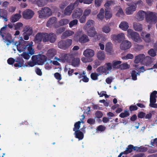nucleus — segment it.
I'll list each match as a JSON object with an SVG mask.
<instances>
[{
    "mask_svg": "<svg viewBox=\"0 0 157 157\" xmlns=\"http://www.w3.org/2000/svg\"><path fill=\"white\" fill-rule=\"evenodd\" d=\"M145 17L146 21L150 24H155L157 21V13L148 11L145 12L142 10L139 11L137 14V19L139 21L143 20Z\"/></svg>",
    "mask_w": 157,
    "mask_h": 157,
    "instance_id": "f257e3e1",
    "label": "nucleus"
},
{
    "mask_svg": "<svg viewBox=\"0 0 157 157\" xmlns=\"http://www.w3.org/2000/svg\"><path fill=\"white\" fill-rule=\"evenodd\" d=\"M19 40H22V41H16L15 42L14 45L17 47V50L21 52L25 51L26 48H28L29 53L31 55L34 53V49L33 48V43L32 41H25L23 40L22 38L20 36L19 37Z\"/></svg>",
    "mask_w": 157,
    "mask_h": 157,
    "instance_id": "f03ea898",
    "label": "nucleus"
},
{
    "mask_svg": "<svg viewBox=\"0 0 157 157\" xmlns=\"http://www.w3.org/2000/svg\"><path fill=\"white\" fill-rule=\"evenodd\" d=\"M77 53H73L71 52L70 53H61L59 56V58L55 57L54 59L58 61L63 63H70L71 60L75 56H76Z\"/></svg>",
    "mask_w": 157,
    "mask_h": 157,
    "instance_id": "7ed1b4c3",
    "label": "nucleus"
},
{
    "mask_svg": "<svg viewBox=\"0 0 157 157\" xmlns=\"http://www.w3.org/2000/svg\"><path fill=\"white\" fill-rule=\"evenodd\" d=\"M73 40L76 41H79L81 43H86L90 40L86 34H82V32L78 31L75 33L73 37Z\"/></svg>",
    "mask_w": 157,
    "mask_h": 157,
    "instance_id": "20e7f679",
    "label": "nucleus"
},
{
    "mask_svg": "<svg viewBox=\"0 0 157 157\" xmlns=\"http://www.w3.org/2000/svg\"><path fill=\"white\" fill-rule=\"evenodd\" d=\"M97 71L100 73V75L104 74L106 75L109 74L112 71V67L111 63H106L104 66H100L98 67Z\"/></svg>",
    "mask_w": 157,
    "mask_h": 157,
    "instance_id": "39448f33",
    "label": "nucleus"
},
{
    "mask_svg": "<svg viewBox=\"0 0 157 157\" xmlns=\"http://www.w3.org/2000/svg\"><path fill=\"white\" fill-rule=\"evenodd\" d=\"M7 26V25H6L5 26L1 28L0 31V34L3 38L4 42L8 46L12 43L13 40L11 35L10 34L7 33L5 35H4L3 34L5 33L6 28Z\"/></svg>",
    "mask_w": 157,
    "mask_h": 157,
    "instance_id": "423d86ee",
    "label": "nucleus"
},
{
    "mask_svg": "<svg viewBox=\"0 0 157 157\" xmlns=\"http://www.w3.org/2000/svg\"><path fill=\"white\" fill-rule=\"evenodd\" d=\"M72 43V40L68 39L65 40H62L59 41L58 43V47L64 50H66L71 45Z\"/></svg>",
    "mask_w": 157,
    "mask_h": 157,
    "instance_id": "0eeeda50",
    "label": "nucleus"
},
{
    "mask_svg": "<svg viewBox=\"0 0 157 157\" xmlns=\"http://www.w3.org/2000/svg\"><path fill=\"white\" fill-rule=\"evenodd\" d=\"M38 13L40 18L48 17L52 14L51 10L48 7L42 8L41 10L38 11Z\"/></svg>",
    "mask_w": 157,
    "mask_h": 157,
    "instance_id": "6e6552de",
    "label": "nucleus"
},
{
    "mask_svg": "<svg viewBox=\"0 0 157 157\" xmlns=\"http://www.w3.org/2000/svg\"><path fill=\"white\" fill-rule=\"evenodd\" d=\"M32 60H34L36 64L43 65L46 61L45 57L42 55L33 56L32 57Z\"/></svg>",
    "mask_w": 157,
    "mask_h": 157,
    "instance_id": "1a4fd4ad",
    "label": "nucleus"
},
{
    "mask_svg": "<svg viewBox=\"0 0 157 157\" xmlns=\"http://www.w3.org/2000/svg\"><path fill=\"white\" fill-rule=\"evenodd\" d=\"M132 149L134 150L138 151H143L146 150H144V148H142L141 147H134L133 145H130L128 146V147L126 149L124 152L126 154L130 153L132 151Z\"/></svg>",
    "mask_w": 157,
    "mask_h": 157,
    "instance_id": "9d476101",
    "label": "nucleus"
},
{
    "mask_svg": "<svg viewBox=\"0 0 157 157\" xmlns=\"http://www.w3.org/2000/svg\"><path fill=\"white\" fill-rule=\"evenodd\" d=\"M34 14L33 11L30 10L28 9L23 12L22 16L25 19H28L32 18Z\"/></svg>",
    "mask_w": 157,
    "mask_h": 157,
    "instance_id": "9b49d317",
    "label": "nucleus"
},
{
    "mask_svg": "<svg viewBox=\"0 0 157 157\" xmlns=\"http://www.w3.org/2000/svg\"><path fill=\"white\" fill-rule=\"evenodd\" d=\"M57 19L55 17H52L49 19L46 25L48 27H51L52 26H54L55 28L58 27V23L56 22Z\"/></svg>",
    "mask_w": 157,
    "mask_h": 157,
    "instance_id": "f8f14e48",
    "label": "nucleus"
},
{
    "mask_svg": "<svg viewBox=\"0 0 157 157\" xmlns=\"http://www.w3.org/2000/svg\"><path fill=\"white\" fill-rule=\"evenodd\" d=\"M131 43L127 40L123 41L120 46V48L122 50H126L129 48L131 46Z\"/></svg>",
    "mask_w": 157,
    "mask_h": 157,
    "instance_id": "ddd939ff",
    "label": "nucleus"
},
{
    "mask_svg": "<svg viewBox=\"0 0 157 157\" xmlns=\"http://www.w3.org/2000/svg\"><path fill=\"white\" fill-rule=\"evenodd\" d=\"M83 13L82 10L80 8H77L75 10L72 15L73 19L79 18L82 15Z\"/></svg>",
    "mask_w": 157,
    "mask_h": 157,
    "instance_id": "4468645a",
    "label": "nucleus"
},
{
    "mask_svg": "<svg viewBox=\"0 0 157 157\" xmlns=\"http://www.w3.org/2000/svg\"><path fill=\"white\" fill-rule=\"evenodd\" d=\"M83 54L86 57L90 58L94 56V52L91 49L87 48L84 51Z\"/></svg>",
    "mask_w": 157,
    "mask_h": 157,
    "instance_id": "2eb2a0df",
    "label": "nucleus"
},
{
    "mask_svg": "<svg viewBox=\"0 0 157 157\" xmlns=\"http://www.w3.org/2000/svg\"><path fill=\"white\" fill-rule=\"evenodd\" d=\"M149 59L151 60V58L149 56L145 57V56L144 54H140L135 57L134 62L136 63H138L140 61L143 59Z\"/></svg>",
    "mask_w": 157,
    "mask_h": 157,
    "instance_id": "dca6fc26",
    "label": "nucleus"
},
{
    "mask_svg": "<svg viewBox=\"0 0 157 157\" xmlns=\"http://www.w3.org/2000/svg\"><path fill=\"white\" fill-rule=\"evenodd\" d=\"M125 38V35L122 33L119 34L117 35H113L112 36V38L113 40L117 41L118 42H120L122 40L124 39Z\"/></svg>",
    "mask_w": 157,
    "mask_h": 157,
    "instance_id": "f3484780",
    "label": "nucleus"
},
{
    "mask_svg": "<svg viewBox=\"0 0 157 157\" xmlns=\"http://www.w3.org/2000/svg\"><path fill=\"white\" fill-rule=\"evenodd\" d=\"M129 6L128 7L126 8L125 9V13L127 15H131L132 14L133 12L136 10V6L135 5H129L128 4Z\"/></svg>",
    "mask_w": 157,
    "mask_h": 157,
    "instance_id": "a211bd4d",
    "label": "nucleus"
},
{
    "mask_svg": "<svg viewBox=\"0 0 157 157\" xmlns=\"http://www.w3.org/2000/svg\"><path fill=\"white\" fill-rule=\"evenodd\" d=\"M76 6L74 4H71L68 6L66 9L64 11V14L67 15H70L74 8Z\"/></svg>",
    "mask_w": 157,
    "mask_h": 157,
    "instance_id": "6ab92c4d",
    "label": "nucleus"
},
{
    "mask_svg": "<svg viewBox=\"0 0 157 157\" xmlns=\"http://www.w3.org/2000/svg\"><path fill=\"white\" fill-rule=\"evenodd\" d=\"M94 22L93 20H89L88 21L83 27V29L85 30H87L92 27H94Z\"/></svg>",
    "mask_w": 157,
    "mask_h": 157,
    "instance_id": "aec40b11",
    "label": "nucleus"
},
{
    "mask_svg": "<svg viewBox=\"0 0 157 157\" xmlns=\"http://www.w3.org/2000/svg\"><path fill=\"white\" fill-rule=\"evenodd\" d=\"M121 61L119 60L113 61L111 65L112 67V71L115 69H120Z\"/></svg>",
    "mask_w": 157,
    "mask_h": 157,
    "instance_id": "412c9836",
    "label": "nucleus"
},
{
    "mask_svg": "<svg viewBox=\"0 0 157 157\" xmlns=\"http://www.w3.org/2000/svg\"><path fill=\"white\" fill-rule=\"evenodd\" d=\"M114 10L117 11V12L116 13V15L118 17H121L123 16L124 13L122 8L119 6H117L114 7Z\"/></svg>",
    "mask_w": 157,
    "mask_h": 157,
    "instance_id": "4be33fe9",
    "label": "nucleus"
},
{
    "mask_svg": "<svg viewBox=\"0 0 157 157\" xmlns=\"http://www.w3.org/2000/svg\"><path fill=\"white\" fill-rule=\"evenodd\" d=\"M85 30L87 32L88 35L90 37H94L97 34V32L94 27H92L91 28Z\"/></svg>",
    "mask_w": 157,
    "mask_h": 157,
    "instance_id": "5701e85b",
    "label": "nucleus"
},
{
    "mask_svg": "<svg viewBox=\"0 0 157 157\" xmlns=\"http://www.w3.org/2000/svg\"><path fill=\"white\" fill-rule=\"evenodd\" d=\"M23 32L24 35L26 34L30 36L33 33V29L29 26H26L24 29Z\"/></svg>",
    "mask_w": 157,
    "mask_h": 157,
    "instance_id": "b1692460",
    "label": "nucleus"
},
{
    "mask_svg": "<svg viewBox=\"0 0 157 157\" xmlns=\"http://www.w3.org/2000/svg\"><path fill=\"white\" fill-rule=\"evenodd\" d=\"M119 26L120 29L123 31H126L129 27L128 24L125 21L121 22Z\"/></svg>",
    "mask_w": 157,
    "mask_h": 157,
    "instance_id": "393cba45",
    "label": "nucleus"
},
{
    "mask_svg": "<svg viewBox=\"0 0 157 157\" xmlns=\"http://www.w3.org/2000/svg\"><path fill=\"white\" fill-rule=\"evenodd\" d=\"M105 49L106 52L110 54L113 53V51L112 49V44L111 43L108 42L106 44Z\"/></svg>",
    "mask_w": 157,
    "mask_h": 157,
    "instance_id": "a878e982",
    "label": "nucleus"
},
{
    "mask_svg": "<svg viewBox=\"0 0 157 157\" xmlns=\"http://www.w3.org/2000/svg\"><path fill=\"white\" fill-rule=\"evenodd\" d=\"M141 35L146 42L148 43L151 41L150 34H146L145 32H142L141 33Z\"/></svg>",
    "mask_w": 157,
    "mask_h": 157,
    "instance_id": "bb28decb",
    "label": "nucleus"
},
{
    "mask_svg": "<svg viewBox=\"0 0 157 157\" xmlns=\"http://www.w3.org/2000/svg\"><path fill=\"white\" fill-rule=\"evenodd\" d=\"M56 51L52 48L49 50L46 54L47 56L49 58H52L56 54Z\"/></svg>",
    "mask_w": 157,
    "mask_h": 157,
    "instance_id": "cd10ccee",
    "label": "nucleus"
},
{
    "mask_svg": "<svg viewBox=\"0 0 157 157\" xmlns=\"http://www.w3.org/2000/svg\"><path fill=\"white\" fill-rule=\"evenodd\" d=\"M18 63H16L14 64V66L16 67H25V65H24V60L20 57H18L17 58L16 61Z\"/></svg>",
    "mask_w": 157,
    "mask_h": 157,
    "instance_id": "c85d7f7f",
    "label": "nucleus"
},
{
    "mask_svg": "<svg viewBox=\"0 0 157 157\" xmlns=\"http://www.w3.org/2000/svg\"><path fill=\"white\" fill-rule=\"evenodd\" d=\"M21 15L20 13H16L13 15L10 18V21L12 22H15L21 17Z\"/></svg>",
    "mask_w": 157,
    "mask_h": 157,
    "instance_id": "c756f323",
    "label": "nucleus"
},
{
    "mask_svg": "<svg viewBox=\"0 0 157 157\" xmlns=\"http://www.w3.org/2000/svg\"><path fill=\"white\" fill-rule=\"evenodd\" d=\"M74 34V32L71 30H68L64 32L61 36L62 38L64 39L71 36Z\"/></svg>",
    "mask_w": 157,
    "mask_h": 157,
    "instance_id": "7c9ffc66",
    "label": "nucleus"
},
{
    "mask_svg": "<svg viewBox=\"0 0 157 157\" xmlns=\"http://www.w3.org/2000/svg\"><path fill=\"white\" fill-rule=\"evenodd\" d=\"M97 57L99 60L103 61L105 59V55L103 52L100 51L97 53Z\"/></svg>",
    "mask_w": 157,
    "mask_h": 157,
    "instance_id": "2f4dec72",
    "label": "nucleus"
},
{
    "mask_svg": "<svg viewBox=\"0 0 157 157\" xmlns=\"http://www.w3.org/2000/svg\"><path fill=\"white\" fill-rule=\"evenodd\" d=\"M134 29L136 31H140L142 30V25L136 22H134L133 25Z\"/></svg>",
    "mask_w": 157,
    "mask_h": 157,
    "instance_id": "473e14b6",
    "label": "nucleus"
},
{
    "mask_svg": "<svg viewBox=\"0 0 157 157\" xmlns=\"http://www.w3.org/2000/svg\"><path fill=\"white\" fill-rule=\"evenodd\" d=\"M157 94V91H154L151 94L150 96V103L156 102V95Z\"/></svg>",
    "mask_w": 157,
    "mask_h": 157,
    "instance_id": "72a5a7b5",
    "label": "nucleus"
},
{
    "mask_svg": "<svg viewBox=\"0 0 157 157\" xmlns=\"http://www.w3.org/2000/svg\"><path fill=\"white\" fill-rule=\"evenodd\" d=\"M42 33H39L35 36L34 41L36 43H39L42 40Z\"/></svg>",
    "mask_w": 157,
    "mask_h": 157,
    "instance_id": "f704fd0d",
    "label": "nucleus"
},
{
    "mask_svg": "<svg viewBox=\"0 0 157 157\" xmlns=\"http://www.w3.org/2000/svg\"><path fill=\"white\" fill-rule=\"evenodd\" d=\"M80 60L78 58H76L72 59V61L70 63H71V65L75 67H78L80 64Z\"/></svg>",
    "mask_w": 157,
    "mask_h": 157,
    "instance_id": "c9c22d12",
    "label": "nucleus"
},
{
    "mask_svg": "<svg viewBox=\"0 0 157 157\" xmlns=\"http://www.w3.org/2000/svg\"><path fill=\"white\" fill-rule=\"evenodd\" d=\"M132 40L138 43L141 42L142 40L139 34L137 33H135V35L131 38Z\"/></svg>",
    "mask_w": 157,
    "mask_h": 157,
    "instance_id": "e433bc0d",
    "label": "nucleus"
},
{
    "mask_svg": "<svg viewBox=\"0 0 157 157\" xmlns=\"http://www.w3.org/2000/svg\"><path fill=\"white\" fill-rule=\"evenodd\" d=\"M47 2L45 0H35L34 3L37 4L39 6L42 7L44 6L46 4Z\"/></svg>",
    "mask_w": 157,
    "mask_h": 157,
    "instance_id": "4c0bfd02",
    "label": "nucleus"
},
{
    "mask_svg": "<svg viewBox=\"0 0 157 157\" xmlns=\"http://www.w3.org/2000/svg\"><path fill=\"white\" fill-rule=\"evenodd\" d=\"M104 10L103 9L101 8L99 13L97 15V18L99 20H102L104 17Z\"/></svg>",
    "mask_w": 157,
    "mask_h": 157,
    "instance_id": "58836bf2",
    "label": "nucleus"
},
{
    "mask_svg": "<svg viewBox=\"0 0 157 157\" xmlns=\"http://www.w3.org/2000/svg\"><path fill=\"white\" fill-rule=\"evenodd\" d=\"M101 30L103 33L107 34L110 32L111 28L108 25H105L102 27Z\"/></svg>",
    "mask_w": 157,
    "mask_h": 157,
    "instance_id": "ea45409f",
    "label": "nucleus"
},
{
    "mask_svg": "<svg viewBox=\"0 0 157 157\" xmlns=\"http://www.w3.org/2000/svg\"><path fill=\"white\" fill-rule=\"evenodd\" d=\"M74 134L75 135V137L78 138L79 140H81L83 138V134L81 131L75 132Z\"/></svg>",
    "mask_w": 157,
    "mask_h": 157,
    "instance_id": "a19ab883",
    "label": "nucleus"
},
{
    "mask_svg": "<svg viewBox=\"0 0 157 157\" xmlns=\"http://www.w3.org/2000/svg\"><path fill=\"white\" fill-rule=\"evenodd\" d=\"M49 35L46 33H42V40L44 42H46L49 41Z\"/></svg>",
    "mask_w": 157,
    "mask_h": 157,
    "instance_id": "79ce46f5",
    "label": "nucleus"
},
{
    "mask_svg": "<svg viewBox=\"0 0 157 157\" xmlns=\"http://www.w3.org/2000/svg\"><path fill=\"white\" fill-rule=\"evenodd\" d=\"M83 123V122L82 120H81V121H78L76 122L74 124V127L73 128V131L75 132L78 131L80 128V125L81 123Z\"/></svg>",
    "mask_w": 157,
    "mask_h": 157,
    "instance_id": "37998d69",
    "label": "nucleus"
},
{
    "mask_svg": "<svg viewBox=\"0 0 157 157\" xmlns=\"http://www.w3.org/2000/svg\"><path fill=\"white\" fill-rule=\"evenodd\" d=\"M114 4V2L110 0L107 1L105 4L104 6L105 8V10H109L110 9V6Z\"/></svg>",
    "mask_w": 157,
    "mask_h": 157,
    "instance_id": "c03bdc74",
    "label": "nucleus"
},
{
    "mask_svg": "<svg viewBox=\"0 0 157 157\" xmlns=\"http://www.w3.org/2000/svg\"><path fill=\"white\" fill-rule=\"evenodd\" d=\"M49 35V41L52 43H54L56 40V35L53 33H50Z\"/></svg>",
    "mask_w": 157,
    "mask_h": 157,
    "instance_id": "a18cd8bd",
    "label": "nucleus"
},
{
    "mask_svg": "<svg viewBox=\"0 0 157 157\" xmlns=\"http://www.w3.org/2000/svg\"><path fill=\"white\" fill-rule=\"evenodd\" d=\"M136 33V32H134L132 29H128L127 30V36L129 38H132L133 36L135 35V33Z\"/></svg>",
    "mask_w": 157,
    "mask_h": 157,
    "instance_id": "49530a36",
    "label": "nucleus"
},
{
    "mask_svg": "<svg viewBox=\"0 0 157 157\" xmlns=\"http://www.w3.org/2000/svg\"><path fill=\"white\" fill-rule=\"evenodd\" d=\"M105 18L106 19H109L112 16V14L110 10H107L106 9L105 10Z\"/></svg>",
    "mask_w": 157,
    "mask_h": 157,
    "instance_id": "de8ad7c7",
    "label": "nucleus"
},
{
    "mask_svg": "<svg viewBox=\"0 0 157 157\" xmlns=\"http://www.w3.org/2000/svg\"><path fill=\"white\" fill-rule=\"evenodd\" d=\"M69 21L67 19H63L61 20L59 22L58 24V26L67 24L69 22Z\"/></svg>",
    "mask_w": 157,
    "mask_h": 157,
    "instance_id": "09e8293b",
    "label": "nucleus"
},
{
    "mask_svg": "<svg viewBox=\"0 0 157 157\" xmlns=\"http://www.w3.org/2000/svg\"><path fill=\"white\" fill-rule=\"evenodd\" d=\"M27 53L26 52H24L21 55V56L24 58L25 59H29L31 55L28 52V50L27 49Z\"/></svg>",
    "mask_w": 157,
    "mask_h": 157,
    "instance_id": "8fccbe9b",
    "label": "nucleus"
},
{
    "mask_svg": "<svg viewBox=\"0 0 157 157\" xmlns=\"http://www.w3.org/2000/svg\"><path fill=\"white\" fill-rule=\"evenodd\" d=\"M88 58L86 57H82L81 58V60L84 63L90 62L93 61V59H92Z\"/></svg>",
    "mask_w": 157,
    "mask_h": 157,
    "instance_id": "3c124183",
    "label": "nucleus"
},
{
    "mask_svg": "<svg viewBox=\"0 0 157 157\" xmlns=\"http://www.w3.org/2000/svg\"><path fill=\"white\" fill-rule=\"evenodd\" d=\"M100 75V74H98L96 73H93L91 74L90 76L92 79L95 80L98 79V77Z\"/></svg>",
    "mask_w": 157,
    "mask_h": 157,
    "instance_id": "603ef678",
    "label": "nucleus"
},
{
    "mask_svg": "<svg viewBox=\"0 0 157 157\" xmlns=\"http://www.w3.org/2000/svg\"><path fill=\"white\" fill-rule=\"evenodd\" d=\"M129 65L127 63H124L121 64L120 69L124 70L128 69L129 67Z\"/></svg>",
    "mask_w": 157,
    "mask_h": 157,
    "instance_id": "864d4df0",
    "label": "nucleus"
},
{
    "mask_svg": "<svg viewBox=\"0 0 157 157\" xmlns=\"http://www.w3.org/2000/svg\"><path fill=\"white\" fill-rule=\"evenodd\" d=\"M134 57L133 55L131 54H129L126 55V56H123L122 57V59H123L127 60L128 59H132Z\"/></svg>",
    "mask_w": 157,
    "mask_h": 157,
    "instance_id": "5fc2aeb1",
    "label": "nucleus"
},
{
    "mask_svg": "<svg viewBox=\"0 0 157 157\" xmlns=\"http://www.w3.org/2000/svg\"><path fill=\"white\" fill-rule=\"evenodd\" d=\"M78 22V21L77 19L71 21L69 23V27L72 28V27L76 25Z\"/></svg>",
    "mask_w": 157,
    "mask_h": 157,
    "instance_id": "6e6d98bb",
    "label": "nucleus"
},
{
    "mask_svg": "<svg viewBox=\"0 0 157 157\" xmlns=\"http://www.w3.org/2000/svg\"><path fill=\"white\" fill-rule=\"evenodd\" d=\"M138 73L136 72L135 71H132L131 73L132 79L133 80H136L137 79L136 76L138 75H139Z\"/></svg>",
    "mask_w": 157,
    "mask_h": 157,
    "instance_id": "4d7b16f0",
    "label": "nucleus"
},
{
    "mask_svg": "<svg viewBox=\"0 0 157 157\" xmlns=\"http://www.w3.org/2000/svg\"><path fill=\"white\" fill-rule=\"evenodd\" d=\"M129 115L128 112L127 110H125L124 113H122L120 114L119 116L121 118H124L127 117Z\"/></svg>",
    "mask_w": 157,
    "mask_h": 157,
    "instance_id": "13d9d810",
    "label": "nucleus"
},
{
    "mask_svg": "<svg viewBox=\"0 0 157 157\" xmlns=\"http://www.w3.org/2000/svg\"><path fill=\"white\" fill-rule=\"evenodd\" d=\"M105 129V127L103 125H100L98 126L96 132L98 133L99 132H102L104 131Z\"/></svg>",
    "mask_w": 157,
    "mask_h": 157,
    "instance_id": "bf43d9fd",
    "label": "nucleus"
},
{
    "mask_svg": "<svg viewBox=\"0 0 157 157\" xmlns=\"http://www.w3.org/2000/svg\"><path fill=\"white\" fill-rule=\"evenodd\" d=\"M32 61H30L28 62V65H25V67H33L36 64L34 60H32Z\"/></svg>",
    "mask_w": 157,
    "mask_h": 157,
    "instance_id": "052dcab7",
    "label": "nucleus"
},
{
    "mask_svg": "<svg viewBox=\"0 0 157 157\" xmlns=\"http://www.w3.org/2000/svg\"><path fill=\"white\" fill-rule=\"evenodd\" d=\"M23 26V24L21 22H18L16 23L15 25V30L20 29Z\"/></svg>",
    "mask_w": 157,
    "mask_h": 157,
    "instance_id": "680f3d73",
    "label": "nucleus"
},
{
    "mask_svg": "<svg viewBox=\"0 0 157 157\" xmlns=\"http://www.w3.org/2000/svg\"><path fill=\"white\" fill-rule=\"evenodd\" d=\"M143 3L142 1L141 0H139L137 1L136 3L133 4V5H135L137 7V6L140 7L143 6Z\"/></svg>",
    "mask_w": 157,
    "mask_h": 157,
    "instance_id": "e2e57ef3",
    "label": "nucleus"
},
{
    "mask_svg": "<svg viewBox=\"0 0 157 157\" xmlns=\"http://www.w3.org/2000/svg\"><path fill=\"white\" fill-rule=\"evenodd\" d=\"M148 54L152 57H154L156 55L155 51L153 49H151L148 52Z\"/></svg>",
    "mask_w": 157,
    "mask_h": 157,
    "instance_id": "0e129e2a",
    "label": "nucleus"
},
{
    "mask_svg": "<svg viewBox=\"0 0 157 157\" xmlns=\"http://www.w3.org/2000/svg\"><path fill=\"white\" fill-rule=\"evenodd\" d=\"M54 75L56 79L58 80V81L61 80L62 78L61 75L59 73L57 72L56 73H55Z\"/></svg>",
    "mask_w": 157,
    "mask_h": 157,
    "instance_id": "69168bd1",
    "label": "nucleus"
},
{
    "mask_svg": "<svg viewBox=\"0 0 157 157\" xmlns=\"http://www.w3.org/2000/svg\"><path fill=\"white\" fill-rule=\"evenodd\" d=\"M96 117L98 118H100L102 117L103 114L101 111H98L95 113Z\"/></svg>",
    "mask_w": 157,
    "mask_h": 157,
    "instance_id": "338daca9",
    "label": "nucleus"
},
{
    "mask_svg": "<svg viewBox=\"0 0 157 157\" xmlns=\"http://www.w3.org/2000/svg\"><path fill=\"white\" fill-rule=\"evenodd\" d=\"M91 10L90 9H87L86 10L84 13H83V15L85 16L86 17L87 16H88L91 13Z\"/></svg>",
    "mask_w": 157,
    "mask_h": 157,
    "instance_id": "774afa93",
    "label": "nucleus"
}]
</instances>
